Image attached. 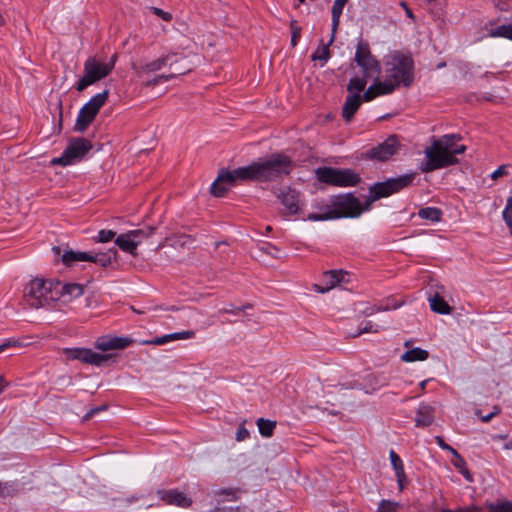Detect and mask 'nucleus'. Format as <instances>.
<instances>
[{
  "mask_svg": "<svg viewBox=\"0 0 512 512\" xmlns=\"http://www.w3.org/2000/svg\"><path fill=\"white\" fill-rule=\"evenodd\" d=\"M293 168L291 157L281 152L273 153L265 160L253 161L234 170L220 169L210 192L215 197H223L230 187L239 182H274L288 176Z\"/></svg>",
  "mask_w": 512,
  "mask_h": 512,
  "instance_id": "nucleus-1",
  "label": "nucleus"
},
{
  "mask_svg": "<svg viewBox=\"0 0 512 512\" xmlns=\"http://www.w3.org/2000/svg\"><path fill=\"white\" fill-rule=\"evenodd\" d=\"M459 140V134H447L439 139H433L431 146L425 149L426 161L421 163V172L429 173L457 164L456 155L466 151L465 145L457 144Z\"/></svg>",
  "mask_w": 512,
  "mask_h": 512,
  "instance_id": "nucleus-2",
  "label": "nucleus"
},
{
  "mask_svg": "<svg viewBox=\"0 0 512 512\" xmlns=\"http://www.w3.org/2000/svg\"><path fill=\"white\" fill-rule=\"evenodd\" d=\"M324 214H308L311 221H325L340 218H358L361 215L360 200L352 192L336 195L331 198L330 206Z\"/></svg>",
  "mask_w": 512,
  "mask_h": 512,
  "instance_id": "nucleus-3",
  "label": "nucleus"
},
{
  "mask_svg": "<svg viewBox=\"0 0 512 512\" xmlns=\"http://www.w3.org/2000/svg\"><path fill=\"white\" fill-rule=\"evenodd\" d=\"M385 77L398 87H410L414 82V61L401 51L391 52L385 60Z\"/></svg>",
  "mask_w": 512,
  "mask_h": 512,
  "instance_id": "nucleus-4",
  "label": "nucleus"
},
{
  "mask_svg": "<svg viewBox=\"0 0 512 512\" xmlns=\"http://www.w3.org/2000/svg\"><path fill=\"white\" fill-rule=\"evenodd\" d=\"M59 285L53 280L33 279L24 290L27 303L33 308H40L59 300Z\"/></svg>",
  "mask_w": 512,
  "mask_h": 512,
  "instance_id": "nucleus-5",
  "label": "nucleus"
},
{
  "mask_svg": "<svg viewBox=\"0 0 512 512\" xmlns=\"http://www.w3.org/2000/svg\"><path fill=\"white\" fill-rule=\"evenodd\" d=\"M315 176L319 182L335 187H355L362 181L360 174L350 168L322 166L315 170Z\"/></svg>",
  "mask_w": 512,
  "mask_h": 512,
  "instance_id": "nucleus-6",
  "label": "nucleus"
},
{
  "mask_svg": "<svg viewBox=\"0 0 512 512\" xmlns=\"http://www.w3.org/2000/svg\"><path fill=\"white\" fill-rule=\"evenodd\" d=\"M415 177L416 173H407L397 177L388 178L385 181L372 184L368 191L370 193H374V197L378 198V200L387 198L407 187H410L413 184Z\"/></svg>",
  "mask_w": 512,
  "mask_h": 512,
  "instance_id": "nucleus-7",
  "label": "nucleus"
},
{
  "mask_svg": "<svg viewBox=\"0 0 512 512\" xmlns=\"http://www.w3.org/2000/svg\"><path fill=\"white\" fill-rule=\"evenodd\" d=\"M91 141L84 138H73L69 141L68 146L60 157L53 158V165L68 166L81 159L92 149Z\"/></svg>",
  "mask_w": 512,
  "mask_h": 512,
  "instance_id": "nucleus-8",
  "label": "nucleus"
},
{
  "mask_svg": "<svg viewBox=\"0 0 512 512\" xmlns=\"http://www.w3.org/2000/svg\"><path fill=\"white\" fill-rule=\"evenodd\" d=\"M354 61L362 69L363 75L366 77L378 76L381 71L380 63L372 55L369 44L362 39L357 43Z\"/></svg>",
  "mask_w": 512,
  "mask_h": 512,
  "instance_id": "nucleus-9",
  "label": "nucleus"
},
{
  "mask_svg": "<svg viewBox=\"0 0 512 512\" xmlns=\"http://www.w3.org/2000/svg\"><path fill=\"white\" fill-rule=\"evenodd\" d=\"M399 147L400 143L398 136L393 134L382 143L362 152L361 158L365 160L385 162L397 153Z\"/></svg>",
  "mask_w": 512,
  "mask_h": 512,
  "instance_id": "nucleus-10",
  "label": "nucleus"
},
{
  "mask_svg": "<svg viewBox=\"0 0 512 512\" xmlns=\"http://www.w3.org/2000/svg\"><path fill=\"white\" fill-rule=\"evenodd\" d=\"M52 251L57 259H60L65 266L74 267L80 262H96V255L91 252H80L72 249L53 247Z\"/></svg>",
  "mask_w": 512,
  "mask_h": 512,
  "instance_id": "nucleus-11",
  "label": "nucleus"
},
{
  "mask_svg": "<svg viewBox=\"0 0 512 512\" xmlns=\"http://www.w3.org/2000/svg\"><path fill=\"white\" fill-rule=\"evenodd\" d=\"M96 118V95L92 96L90 100L80 109L75 125L74 130L76 132H84L89 127V125Z\"/></svg>",
  "mask_w": 512,
  "mask_h": 512,
  "instance_id": "nucleus-12",
  "label": "nucleus"
},
{
  "mask_svg": "<svg viewBox=\"0 0 512 512\" xmlns=\"http://www.w3.org/2000/svg\"><path fill=\"white\" fill-rule=\"evenodd\" d=\"M278 198L281 204L285 207L283 212L285 215H295L301 210L300 193L290 187H286L280 192Z\"/></svg>",
  "mask_w": 512,
  "mask_h": 512,
  "instance_id": "nucleus-13",
  "label": "nucleus"
},
{
  "mask_svg": "<svg viewBox=\"0 0 512 512\" xmlns=\"http://www.w3.org/2000/svg\"><path fill=\"white\" fill-rule=\"evenodd\" d=\"M62 353L67 361L78 360L84 364L96 365V352L90 348H63Z\"/></svg>",
  "mask_w": 512,
  "mask_h": 512,
  "instance_id": "nucleus-14",
  "label": "nucleus"
},
{
  "mask_svg": "<svg viewBox=\"0 0 512 512\" xmlns=\"http://www.w3.org/2000/svg\"><path fill=\"white\" fill-rule=\"evenodd\" d=\"M134 343L131 337L102 336L98 338V350L102 352L110 350H123Z\"/></svg>",
  "mask_w": 512,
  "mask_h": 512,
  "instance_id": "nucleus-15",
  "label": "nucleus"
},
{
  "mask_svg": "<svg viewBox=\"0 0 512 512\" xmlns=\"http://www.w3.org/2000/svg\"><path fill=\"white\" fill-rule=\"evenodd\" d=\"M158 496L167 505L187 508L192 504V500L184 492L177 489L159 490Z\"/></svg>",
  "mask_w": 512,
  "mask_h": 512,
  "instance_id": "nucleus-16",
  "label": "nucleus"
},
{
  "mask_svg": "<svg viewBox=\"0 0 512 512\" xmlns=\"http://www.w3.org/2000/svg\"><path fill=\"white\" fill-rule=\"evenodd\" d=\"M348 275L346 271L343 270H329L323 273V282L325 286H321L316 284L315 291L319 293H326L336 285L344 281V278Z\"/></svg>",
  "mask_w": 512,
  "mask_h": 512,
  "instance_id": "nucleus-17",
  "label": "nucleus"
},
{
  "mask_svg": "<svg viewBox=\"0 0 512 512\" xmlns=\"http://www.w3.org/2000/svg\"><path fill=\"white\" fill-rule=\"evenodd\" d=\"M362 104L361 94L348 95L342 107V117L345 122H350Z\"/></svg>",
  "mask_w": 512,
  "mask_h": 512,
  "instance_id": "nucleus-18",
  "label": "nucleus"
},
{
  "mask_svg": "<svg viewBox=\"0 0 512 512\" xmlns=\"http://www.w3.org/2000/svg\"><path fill=\"white\" fill-rule=\"evenodd\" d=\"M96 82V58L91 57L85 64V73L77 83V90L83 91Z\"/></svg>",
  "mask_w": 512,
  "mask_h": 512,
  "instance_id": "nucleus-19",
  "label": "nucleus"
},
{
  "mask_svg": "<svg viewBox=\"0 0 512 512\" xmlns=\"http://www.w3.org/2000/svg\"><path fill=\"white\" fill-rule=\"evenodd\" d=\"M134 232H127L120 234L115 239V245H117L122 251L131 254L132 256L137 255V246L140 244V240L131 238L134 236Z\"/></svg>",
  "mask_w": 512,
  "mask_h": 512,
  "instance_id": "nucleus-20",
  "label": "nucleus"
},
{
  "mask_svg": "<svg viewBox=\"0 0 512 512\" xmlns=\"http://www.w3.org/2000/svg\"><path fill=\"white\" fill-rule=\"evenodd\" d=\"M434 421V410L430 405L421 404L417 409L415 416V425L417 427H428Z\"/></svg>",
  "mask_w": 512,
  "mask_h": 512,
  "instance_id": "nucleus-21",
  "label": "nucleus"
},
{
  "mask_svg": "<svg viewBox=\"0 0 512 512\" xmlns=\"http://www.w3.org/2000/svg\"><path fill=\"white\" fill-rule=\"evenodd\" d=\"M389 456H390L392 467L395 471V476L397 478V483H398L399 489L403 490L404 483L407 481V478L405 475L402 459L394 450L390 451Z\"/></svg>",
  "mask_w": 512,
  "mask_h": 512,
  "instance_id": "nucleus-22",
  "label": "nucleus"
},
{
  "mask_svg": "<svg viewBox=\"0 0 512 512\" xmlns=\"http://www.w3.org/2000/svg\"><path fill=\"white\" fill-rule=\"evenodd\" d=\"M178 62V54L177 53H169L165 56H162L154 61H151L144 66V70L148 72H156L160 70L162 67L166 65L172 66L174 63Z\"/></svg>",
  "mask_w": 512,
  "mask_h": 512,
  "instance_id": "nucleus-23",
  "label": "nucleus"
},
{
  "mask_svg": "<svg viewBox=\"0 0 512 512\" xmlns=\"http://www.w3.org/2000/svg\"><path fill=\"white\" fill-rule=\"evenodd\" d=\"M399 306L400 304L397 303V301L394 298L389 297L382 300L379 304L367 306L362 312L365 316H372L373 314L381 311L397 309Z\"/></svg>",
  "mask_w": 512,
  "mask_h": 512,
  "instance_id": "nucleus-24",
  "label": "nucleus"
},
{
  "mask_svg": "<svg viewBox=\"0 0 512 512\" xmlns=\"http://www.w3.org/2000/svg\"><path fill=\"white\" fill-rule=\"evenodd\" d=\"M348 0H335L332 6V29H331V40H335L337 29L340 23V17L342 15L344 6Z\"/></svg>",
  "mask_w": 512,
  "mask_h": 512,
  "instance_id": "nucleus-25",
  "label": "nucleus"
},
{
  "mask_svg": "<svg viewBox=\"0 0 512 512\" xmlns=\"http://www.w3.org/2000/svg\"><path fill=\"white\" fill-rule=\"evenodd\" d=\"M60 287L59 289V299L62 296H69L70 298H77L84 293V287L80 284L76 283H68L62 284L59 281H55Z\"/></svg>",
  "mask_w": 512,
  "mask_h": 512,
  "instance_id": "nucleus-26",
  "label": "nucleus"
},
{
  "mask_svg": "<svg viewBox=\"0 0 512 512\" xmlns=\"http://www.w3.org/2000/svg\"><path fill=\"white\" fill-rule=\"evenodd\" d=\"M430 308L433 312L448 315L452 311V307L441 297L438 293H435L429 298Z\"/></svg>",
  "mask_w": 512,
  "mask_h": 512,
  "instance_id": "nucleus-27",
  "label": "nucleus"
},
{
  "mask_svg": "<svg viewBox=\"0 0 512 512\" xmlns=\"http://www.w3.org/2000/svg\"><path fill=\"white\" fill-rule=\"evenodd\" d=\"M117 263V250L112 247L106 251L98 248V265L102 267L112 266Z\"/></svg>",
  "mask_w": 512,
  "mask_h": 512,
  "instance_id": "nucleus-28",
  "label": "nucleus"
},
{
  "mask_svg": "<svg viewBox=\"0 0 512 512\" xmlns=\"http://www.w3.org/2000/svg\"><path fill=\"white\" fill-rule=\"evenodd\" d=\"M429 357V353L427 350H424L420 347H415L407 350L401 356V360L404 362H415V361H424Z\"/></svg>",
  "mask_w": 512,
  "mask_h": 512,
  "instance_id": "nucleus-29",
  "label": "nucleus"
},
{
  "mask_svg": "<svg viewBox=\"0 0 512 512\" xmlns=\"http://www.w3.org/2000/svg\"><path fill=\"white\" fill-rule=\"evenodd\" d=\"M418 215L420 218L429 220L431 222H439L442 218V211L437 207H425L419 210Z\"/></svg>",
  "mask_w": 512,
  "mask_h": 512,
  "instance_id": "nucleus-30",
  "label": "nucleus"
},
{
  "mask_svg": "<svg viewBox=\"0 0 512 512\" xmlns=\"http://www.w3.org/2000/svg\"><path fill=\"white\" fill-rule=\"evenodd\" d=\"M256 423L261 436L268 438L273 435L274 430L276 428V421L265 418H259Z\"/></svg>",
  "mask_w": 512,
  "mask_h": 512,
  "instance_id": "nucleus-31",
  "label": "nucleus"
},
{
  "mask_svg": "<svg viewBox=\"0 0 512 512\" xmlns=\"http://www.w3.org/2000/svg\"><path fill=\"white\" fill-rule=\"evenodd\" d=\"M365 383L362 385L365 393H373L384 385L383 381H380L379 377L374 374H368L364 378Z\"/></svg>",
  "mask_w": 512,
  "mask_h": 512,
  "instance_id": "nucleus-32",
  "label": "nucleus"
},
{
  "mask_svg": "<svg viewBox=\"0 0 512 512\" xmlns=\"http://www.w3.org/2000/svg\"><path fill=\"white\" fill-rule=\"evenodd\" d=\"M242 490L240 488H221L215 491V496L222 501H235L240 497Z\"/></svg>",
  "mask_w": 512,
  "mask_h": 512,
  "instance_id": "nucleus-33",
  "label": "nucleus"
},
{
  "mask_svg": "<svg viewBox=\"0 0 512 512\" xmlns=\"http://www.w3.org/2000/svg\"><path fill=\"white\" fill-rule=\"evenodd\" d=\"M453 458L451 459V464L459 470V472L467 479L472 480V476L468 469L466 468L465 459L456 451L452 454Z\"/></svg>",
  "mask_w": 512,
  "mask_h": 512,
  "instance_id": "nucleus-34",
  "label": "nucleus"
},
{
  "mask_svg": "<svg viewBox=\"0 0 512 512\" xmlns=\"http://www.w3.org/2000/svg\"><path fill=\"white\" fill-rule=\"evenodd\" d=\"M334 42V40H329V42L327 44H324L323 41L321 40V43H320V46L318 47V49L311 55V59L313 61L315 60H321V61H324V62H327L331 56V53H330V50H329V47L330 45Z\"/></svg>",
  "mask_w": 512,
  "mask_h": 512,
  "instance_id": "nucleus-35",
  "label": "nucleus"
},
{
  "mask_svg": "<svg viewBox=\"0 0 512 512\" xmlns=\"http://www.w3.org/2000/svg\"><path fill=\"white\" fill-rule=\"evenodd\" d=\"M378 93L381 95H388L393 93L397 88H399L395 83L389 80L387 77L383 81L378 78L374 82Z\"/></svg>",
  "mask_w": 512,
  "mask_h": 512,
  "instance_id": "nucleus-36",
  "label": "nucleus"
},
{
  "mask_svg": "<svg viewBox=\"0 0 512 512\" xmlns=\"http://www.w3.org/2000/svg\"><path fill=\"white\" fill-rule=\"evenodd\" d=\"M117 60V54L114 53L108 62H100L98 60V81L105 78L114 68Z\"/></svg>",
  "mask_w": 512,
  "mask_h": 512,
  "instance_id": "nucleus-37",
  "label": "nucleus"
},
{
  "mask_svg": "<svg viewBox=\"0 0 512 512\" xmlns=\"http://www.w3.org/2000/svg\"><path fill=\"white\" fill-rule=\"evenodd\" d=\"M490 36L501 37L512 40V25H499L496 28L490 30Z\"/></svg>",
  "mask_w": 512,
  "mask_h": 512,
  "instance_id": "nucleus-38",
  "label": "nucleus"
},
{
  "mask_svg": "<svg viewBox=\"0 0 512 512\" xmlns=\"http://www.w3.org/2000/svg\"><path fill=\"white\" fill-rule=\"evenodd\" d=\"M366 76L360 78V77H353L349 80V83L347 84V90L349 92H354L360 94L367 84V81L365 79Z\"/></svg>",
  "mask_w": 512,
  "mask_h": 512,
  "instance_id": "nucleus-39",
  "label": "nucleus"
},
{
  "mask_svg": "<svg viewBox=\"0 0 512 512\" xmlns=\"http://www.w3.org/2000/svg\"><path fill=\"white\" fill-rule=\"evenodd\" d=\"M117 357V353H98V367L111 366L116 363Z\"/></svg>",
  "mask_w": 512,
  "mask_h": 512,
  "instance_id": "nucleus-40",
  "label": "nucleus"
},
{
  "mask_svg": "<svg viewBox=\"0 0 512 512\" xmlns=\"http://www.w3.org/2000/svg\"><path fill=\"white\" fill-rule=\"evenodd\" d=\"M490 512H512V502L503 501L499 503H491L488 506Z\"/></svg>",
  "mask_w": 512,
  "mask_h": 512,
  "instance_id": "nucleus-41",
  "label": "nucleus"
},
{
  "mask_svg": "<svg viewBox=\"0 0 512 512\" xmlns=\"http://www.w3.org/2000/svg\"><path fill=\"white\" fill-rule=\"evenodd\" d=\"M251 308H252V305L249 303L245 304L243 306H240V307H236L233 304H229L228 306L221 308L218 312L220 314L227 313V314L238 315L240 312H244L247 309H251Z\"/></svg>",
  "mask_w": 512,
  "mask_h": 512,
  "instance_id": "nucleus-42",
  "label": "nucleus"
},
{
  "mask_svg": "<svg viewBox=\"0 0 512 512\" xmlns=\"http://www.w3.org/2000/svg\"><path fill=\"white\" fill-rule=\"evenodd\" d=\"M398 508H399L398 502L383 499L379 503L377 512H397Z\"/></svg>",
  "mask_w": 512,
  "mask_h": 512,
  "instance_id": "nucleus-43",
  "label": "nucleus"
},
{
  "mask_svg": "<svg viewBox=\"0 0 512 512\" xmlns=\"http://www.w3.org/2000/svg\"><path fill=\"white\" fill-rule=\"evenodd\" d=\"M290 30H291V45L293 47H295L301 37V27L298 26V23L296 20H291Z\"/></svg>",
  "mask_w": 512,
  "mask_h": 512,
  "instance_id": "nucleus-44",
  "label": "nucleus"
},
{
  "mask_svg": "<svg viewBox=\"0 0 512 512\" xmlns=\"http://www.w3.org/2000/svg\"><path fill=\"white\" fill-rule=\"evenodd\" d=\"M116 237V232L110 229L98 230V243H107Z\"/></svg>",
  "mask_w": 512,
  "mask_h": 512,
  "instance_id": "nucleus-45",
  "label": "nucleus"
},
{
  "mask_svg": "<svg viewBox=\"0 0 512 512\" xmlns=\"http://www.w3.org/2000/svg\"><path fill=\"white\" fill-rule=\"evenodd\" d=\"M380 96V94L378 93L377 89H376V86L375 84L373 83L371 86H369L363 93V95L361 96L362 98V101H365V102H370L372 101L373 99H375L376 97Z\"/></svg>",
  "mask_w": 512,
  "mask_h": 512,
  "instance_id": "nucleus-46",
  "label": "nucleus"
},
{
  "mask_svg": "<svg viewBox=\"0 0 512 512\" xmlns=\"http://www.w3.org/2000/svg\"><path fill=\"white\" fill-rule=\"evenodd\" d=\"M175 336H176L175 333L167 334V335H164L161 337H157L150 341H144L143 343L144 344H153V345H163V344L168 343L169 341L176 340Z\"/></svg>",
  "mask_w": 512,
  "mask_h": 512,
  "instance_id": "nucleus-47",
  "label": "nucleus"
},
{
  "mask_svg": "<svg viewBox=\"0 0 512 512\" xmlns=\"http://www.w3.org/2000/svg\"><path fill=\"white\" fill-rule=\"evenodd\" d=\"M149 9L153 14L160 17L162 20L166 22H170L172 20V14L169 12H166L158 7H150Z\"/></svg>",
  "mask_w": 512,
  "mask_h": 512,
  "instance_id": "nucleus-48",
  "label": "nucleus"
},
{
  "mask_svg": "<svg viewBox=\"0 0 512 512\" xmlns=\"http://www.w3.org/2000/svg\"><path fill=\"white\" fill-rule=\"evenodd\" d=\"M107 154H108V158L103 161V163L101 164V168L104 170V171H107V172H110L111 169L113 168L114 166V159H113V151L111 148H109L107 150Z\"/></svg>",
  "mask_w": 512,
  "mask_h": 512,
  "instance_id": "nucleus-49",
  "label": "nucleus"
},
{
  "mask_svg": "<svg viewBox=\"0 0 512 512\" xmlns=\"http://www.w3.org/2000/svg\"><path fill=\"white\" fill-rule=\"evenodd\" d=\"M378 198H375L374 197V193H370L368 194V196L366 197L364 203H361L360 202V208H361V214L364 212V211H368L370 210L371 208V205L372 203H374L375 201H377Z\"/></svg>",
  "mask_w": 512,
  "mask_h": 512,
  "instance_id": "nucleus-50",
  "label": "nucleus"
},
{
  "mask_svg": "<svg viewBox=\"0 0 512 512\" xmlns=\"http://www.w3.org/2000/svg\"><path fill=\"white\" fill-rule=\"evenodd\" d=\"M501 412V409L498 406H495L493 408V411L487 415H481V411L477 410L476 415L479 416L482 422L487 423L489 422L494 416L498 415Z\"/></svg>",
  "mask_w": 512,
  "mask_h": 512,
  "instance_id": "nucleus-51",
  "label": "nucleus"
},
{
  "mask_svg": "<svg viewBox=\"0 0 512 512\" xmlns=\"http://www.w3.org/2000/svg\"><path fill=\"white\" fill-rule=\"evenodd\" d=\"M244 423H245V421L238 426L237 431H236V437L235 438H236V440L238 442L244 441L250 435L249 431L245 428Z\"/></svg>",
  "mask_w": 512,
  "mask_h": 512,
  "instance_id": "nucleus-52",
  "label": "nucleus"
},
{
  "mask_svg": "<svg viewBox=\"0 0 512 512\" xmlns=\"http://www.w3.org/2000/svg\"><path fill=\"white\" fill-rule=\"evenodd\" d=\"M435 441L441 449L446 450L451 454H453V452H456V450L452 446L447 444L441 436H436Z\"/></svg>",
  "mask_w": 512,
  "mask_h": 512,
  "instance_id": "nucleus-53",
  "label": "nucleus"
},
{
  "mask_svg": "<svg viewBox=\"0 0 512 512\" xmlns=\"http://www.w3.org/2000/svg\"><path fill=\"white\" fill-rule=\"evenodd\" d=\"M23 344L17 340H7L3 344L0 345V353L4 352L7 348L10 347H22Z\"/></svg>",
  "mask_w": 512,
  "mask_h": 512,
  "instance_id": "nucleus-54",
  "label": "nucleus"
},
{
  "mask_svg": "<svg viewBox=\"0 0 512 512\" xmlns=\"http://www.w3.org/2000/svg\"><path fill=\"white\" fill-rule=\"evenodd\" d=\"M154 231V228H150L149 229V232L146 233L144 230L142 229H137V230H131L130 232H134V236H131V238L133 239H136V240H140L143 238V237H147L149 236L150 234H152Z\"/></svg>",
  "mask_w": 512,
  "mask_h": 512,
  "instance_id": "nucleus-55",
  "label": "nucleus"
},
{
  "mask_svg": "<svg viewBox=\"0 0 512 512\" xmlns=\"http://www.w3.org/2000/svg\"><path fill=\"white\" fill-rule=\"evenodd\" d=\"M507 174H508L507 166L506 165H501L491 174V178L492 179H497V178L502 177V176L507 175Z\"/></svg>",
  "mask_w": 512,
  "mask_h": 512,
  "instance_id": "nucleus-56",
  "label": "nucleus"
},
{
  "mask_svg": "<svg viewBox=\"0 0 512 512\" xmlns=\"http://www.w3.org/2000/svg\"><path fill=\"white\" fill-rule=\"evenodd\" d=\"M175 339L176 340H179V339H191L195 336V332L192 331V330H186V331H182V332H175Z\"/></svg>",
  "mask_w": 512,
  "mask_h": 512,
  "instance_id": "nucleus-57",
  "label": "nucleus"
},
{
  "mask_svg": "<svg viewBox=\"0 0 512 512\" xmlns=\"http://www.w3.org/2000/svg\"><path fill=\"white\" fill-rule=\"evenodd\" d=\"M108 94L109 91L107 89L103 90L102 92H98V111L105 104Z\"/></svg>",
  "mask_w": 512,
  "mask_h": 512,
  "instance_id": "nucleus-58",
  "label": "nucleus"
},
{
  "mask_svg": "<svg viewBox=\"0 0 512 512\" xmlns=\"http://www.w3.org/2000/svg\"><path fill=\"white\" fill-rule=\"evenodd\" d=\"M478 508L476 506H469L464 508H459L457 510L451 509H443L441 512H477Z\"/></svg>",
  "mask_w": 512,
  "mask_h": 512,
  "instance_id": "nucleus-59",
  "label": "nucleus"
},
{
  "mask_svg": "<svg viewBox=\"0 0 512 512\" xmlns=\"http://www.w3.org/2000/svg\"><path fill=\"white\" fill-rule=\"evenodd\" d=\"M212 512H244L240 507H224V508H216Z\"/></svg>",
  "mask_w": 512,
  "mask_h": 512,
  "instance_id": "nucleus-60",
  "label": "nucleus"
},
{
  "mask_svg": "<svg viewBox=\"0 0 512 512\" xmlns=\"http://www.w3.org/2000/svg\"><path fill=\"white\" fill-rule=\"evenodd\" d=\"M512 215V196L507 199L506 207L502 212V216Z\"/></svg>",
  "mask_w": 512,
  "mask_h": 512,
  "instance_id": "nucleus-61",
  "label": "nucleus"
},
{
  "mask_svg": "<svg viewBox=\"0 0 512 512\" xmlns=\"http://www.w3.org/2000/svg\"><path fill=\"white\" fill-rule=\"evenodd\" d=\"M372 327H373V324H372L371 321L366 322L363 327L359 328V331H358V333L355 336H358V335L363 334V333L371 332L372 331Z\"/></svg>",
  "mask_w": 512,
  "mask_h": 512,
  "instance_id": "nucleus-62",
  "label": "nucleus"
},
{
  "mask_svg": "<svg viewBox=\"0 0 512 512\" xmlns=\"http://www.w3.org/2000/svg\"><path fill=\"white\" fill-rule=\"evenodd\" d=\"M174 77H175V74L161 75V76L157 77L156 82L158 83V82H162V81H168Z\"/></svg>",
  "mask_w": 512,
  "mask_h": 512,
  "instance_id": "nucleus-63",
  "label": "nucleus"
},
{
  "mask_svg": "<svg viewBox=\"0 0 512 512\" xmlns=\"http://www.w3.org/2000/svg\"><path fill=\"white\" fill-rule=\"evenodd\" d=\"M503 219H504L506 225L509 227L510 233L512 234V214L509 216L503 217Z\"/></svg>",
  "mask_w": 512,
  "mask_h": 512,
  "instance_id": "nucleus-64",
  "label": "nucleus"
}]
</instances>
